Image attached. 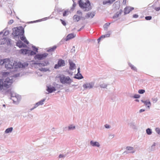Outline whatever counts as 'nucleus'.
Segmentation results:
<instances>
[{"label": "nucleus", "instance_id": "1", "mask_svg": "<svg viewBox=\"0 0 160 160\" xmlns=\"http://www.w3.org/2000/svg\"><path fill=\"white\" fill-rule=\"evenodd\" d=\"M12 83V79L7 78L4 81L0 79V90L3 91L9 88Z\"/></svg>", "mask_w": 160, "mask_h": 160}, {"label": "nucleus", "instance_id": "2", "mask_svg": "<svg viewBox=\"0 0 160 160\" xmlns=\"http://www.w3.org/2000/svg\"><path fill=\"white\" fill-rule=\"evenodd\" d=\"M78 4L80 7L84 11H88L92 9V6L89 0H80Z\"/></svg>", "mask_w": 160, "mask_h": 160}, {"label": "nucleus", "instance_id": "3", "mask_svg": "<svg viewBox=\"0 0 160 160\" xmlns=\"http://www.w3.org/2000/svg\"><path fill=\"white\" fill-rule=\"evenodd\" d=\"M60 81L62 84H70L72 82V80L68 76H65L63 75H61L58 77Z\"/></svg>", "mask_w": 160, "mask_h": 160}, {"label": "nucleus", "instance_id": "4", "mask_svg": "<svg viewBox=\"0 0 160 160\" xmlns=\"http://www.w3.org/2000/svg\"><path fill=\"white\" fill-rule=\"evenodd\" d=\"M24 29L22 27H18L17 29L14 32L13 34L14 36H20L21 34H24Z\"/></svg>", "mask_w": 160, "mask_h": 160}, {"label": "nucleus", "instance_id": "5", "mask_svg": "<svg viewBox=\"0 0 160 160\" xmlns=\"http://www.w3.org/2000/svg\"><path fill=\"white\" fill-rule=\"evenodd\" d=\"M5 67L7 69H10L13 68V62L8 59H5Z\"/></svg>", "mask_w": 160, "mask_h": 160}, {"label": "nucleus", "instance_id": "6", "mask_svg": "<svg viewBox=\"0 0 160 160\" xmlns=\"http://www.w3.org/2000/svg\"><path fill=\"white\" fill-rule=\"evenodd\" d=\"M48 55V53H45L42 54H38L35 56V59H38L41 60L44 59L47 57Z\"/></svg>", "mask_w": 160, "mask_h": 160}, {"label": "nucleus", "instance_id": "7", "mask_svg": "<svg viewBox=\"0 0 160 160\" xmlns=\"http://www.w3.org/2000/svg\"><path fill=\"white\" fill-rule=\"evenodd\" d=\"M65 65L64 61L62 59L58 60V64L55 65L54 68L57 69L59 68L60 67H62Z\"/></svg>", "mask_w": 160, "mask_h": 160}, {"label": "nucleus", "instance_id": "8", "mask_svg": "<svg viewBox=\"0 0 160 160\" xmlns=\"http://www.w3.org/2000/svg\"><path fill=\"white\" fill-rule=\"evenodd\" d=\"M24 66L20 62H13V67L17 68H23Z\"/></svg>", "mask_w": 160, "mask_h": 160}, {"label": "nucleus", "instance_id": "9", "mask_svg": "<svg viewBox=\"0 0 160 160\" xmlns=\"http://www.w3.org/2000/svg\"><path fill=\"white\" fill-rule=\"evenodd\" d=\"M134 8H133L127 7L124 9V13L125 14H128Z\"/></svg>", "mask_w": 160, "mask_h": 160}, {"label": "nucleus", "instance_id": "10", "mask_svg": "<svg viewBox=\"0 0 160 160\" xmlns=\"http://www.w3.org/2000/svg\"><path fill=\"white\" fill-rule=\"evenodd\" d=\"M29 50L26 49H22L19 51V52L20 53L25 55L28 54L29 53Z\"/></svg>", "mask_w": 160, "mask_h": 160}, {"label": "nucleus", "instance_id": "11", "mask_svg": "<svg viewBox=\"0 0 160 160\" xmlns=\"http://www.w3.org/2000/svg\"><path fill=\"white\" fill-rule=\"evenodd\" d=\"M20 37L21 39L25 43L27 44H29L28 41L27 40L25 37L24 36V34H21V35L20 36Z\"/></svg>", "mask_w": 160, "mask_h": 160}, {"label": "nucleus", "instance_id": "12", "mask_svg": "<svg viewBox=\"0 0 160 160\" xmlns=\"http://www.w3.org/2000/svg\"><path fill=\"white\" fill-rule=\"evenodd\" d=\"M75 37V35H74L73 34H69L67 36L65 40L66 41H68L70 39L74 38Z\"/></svg>", "mask_w": 160, "mask_h": 160}, {"label": "nucleus", "instance_id": "13", "mask_svg": "<svg viewBox=\"0 0 160 160\" xmlns=\"http://www.w3.org/2000/svg\"><path fill=\"white\" fill-rule=\"evenodd\" d=\"M115 0H104L103 1V4H111Z\"/></svg>", "mask_w": 160, "mask_h": 160}, {"label": "nucleus", "instance_id": "14", "mask_svg": "<svg viewBox=\"0 0 160 160\" xmlns=\"http://www.w3.org/2000/svg\"><path fill=\"white\" fill-rule=\"evenodd\" d=\"M69 63L70 64V69L72 70L75 68V64L74 63L72 62L69 61Z\"/></svg>", "mask_w": 160, "mask_h": 160}, {"label": "nucleus", "instance_id": "15", "mask_svg": "<svg viewBox=\"0 0 160 160\" xmlns=\"http://www.w3.org/2000/svg\"><path fill=\"white\" fill-rule=\"evenodd\" d=\"M17 46L20 48H22V47H24L25 45L23 44V43L20 41H18L17 43Z\"/></svg>", "mask_w": 160, "mask_h": 160}, {"label": "nucleus", "instance_id": "16", "mask_svg": "<svg viewBox=\"0 0 160 160\" xmlns=\"http://www.w3.org/2000/svg\"><path fill=\"white\" fill-rule=\"evenodd\" d=\"M83 87L84 88H91L92 87V85L90 83H87L83 85Z\"/></svg>", "mask_w": 160, "mask_h": 160}, {"label": "nucleus", "instance_id": "17", "mask_svg": "<svg viewBox=\"0 0 160 160\" xmlns=\"http://www.w3.org/2000/svg\"><path fill=\"white\" fill-rule=\"evenodd\" d=\"M95 15V14L94 12H89L87 14L86 16V17L87 18H92Z\"/></svg>", "mask_w": 160, "mask_h": 160}, {"label": "nucleus", "instance_id": "18", "mask_svg": "<svg viewBox=\"0 0 160 160\" xmlns=\"http://www.w3.org/2000/svg\"><path fill=\"white\" fill-rule=\"evenodd\" d=\"M90 144L92 146H97L99 147L100 146L98 142H93L92 141L90 142Z\"/></svg>", "mask_w": 160, "mask_h": 160}, {"label": "nucleus", "instance_id": "19", "mask_svg": "<svg viewBox=\"0 0 160 160\" xmlns=\"http://www.w3.org/2000/svg\"><path fill=\"white\" fill-rule=\"evenodd\" d=\"M81 17L79 16H78L77 15H75L73 17V20L75 22H78L80 19Z\"/></svg>", "mask_w": 160, "mask_h": 160}, {"label": "nucleus", "instance_id": "20", "mask_svg": "<svg viewBox=\"0 0 160 160\" xmlns=\"http://www.w3.org/2000/svg\"><path fill=\"white\" fill-rule=\"evenodd\" d=\"M127 149L129 153H133L134 152L133 148L130 147H127Z\"/></svg>", "mask_w": 160, "mask_h": 160}, {"label": "nucleus", "instance_id": "21", "mask_svg": "<svg viewBox=\"0 0 160 160\" xmlns=\"http://www.w3.org/2000/svg\"><path fill=\"white\" fill-rule=\"evenodd\" d=\"M56 90L55 88L52 87H48V88L47 89V91L50 93H51L53 91H54Z\"/></svg>", "mask_w": 160, "mask_h": 160}, {"label": "nucleus", "instance_id": "22", "mask_svg": "<svg viewBox=\"0 0 160 160\" xmlns=\"http://www.w3.org/2000/svg\"><path fill=\"white\" fill-rule=\"evenodd\" d=\"M110 34H107L105 35L101 36L98 39V42H100V40L102 38H104L105 37H109Z\"/></svg>", "mask_w": 160, "mask_h": 160}, {"label": "nucleus", "instance_id": "23", "mask_svg": "<svg viewBox=\"0 0 160 160\" xmlns=\"http://www.w3.org/2000/svg\"><path fill=\"white\" fill-rule=\"evenodd\" d=\"M142 102L144 103L146 106H148V108H149L151 105V102L149 101H144L142 100Z\"/></svg>", "mask_w": 160, "mask_h": 160}, {"label": "nucleus", "instance_id": "24", "mask_svg": "<svg viewBox=\"0 0 160 160\" xmlns=\"http://www.w3.org/2000/svg\"><path fill=\"white\" fill-rule=\"evenodd\" d=\"M45 101L44 99H43L41 101L37 102L35 105V107H36L39 105H42L43 104V102Z\"/></svg>", "mask_w": 160, "mask_h": 160}, {"label": "nucleus", "instance_id": "25", "mask_svg": "<svg viewBox=\"0 0 160 160\" xmlns=\"http://www.w3.org/2000/svg\"><path fill=\"white\" fill-rule=\"evenodd\" d=\"M75 77L76 78L78 79H81L83 78L80 72H78L77 74L76 75Z\"/></svg>", "mask_w": 160, "mask_h": 160}, {"label": "nucleus", "instance_id": "26", "mask_svg": "<svg viewBox=\"0 0 160 160\" xmlns=\"http://www.w3.org/2000/svg\"><path fill=\"white\" fill-rule=\"evenodd\" d=\"M56 48V46H54L52 48H50L47 51L48 52L53 51Z\"/></svg>", "mask_w": 160, "mask_h": 160}, {"label": "nucleus", "instance_id": "27", "mask_svg": "<svg viewBox=\"0 0 160 160\" xmlns=\"http://www.w3.org/2000/svg\"><path fill=\"white\" fill-rule=\"evenodd\" d=\"M3 36V35H2V36L1 37V35H0V45L4 43V42H3V41H4V38H2V37Z\"/></svg>", "mask_w": 160, "mask_h": 160}, {"label": "nucleus", "instance_id": "28", "mask_svg": "<svg viewBox=\"0 0 160 160\" xmlns=\"http://www.w3.org/2000/svg\"><path fill=\"white\" fill-rule=\"evenodd\" d=\"M12 129L13 128L12 127L8 128L6 129L5 132L6 133H8L9 132H11L12 131Z\"/></svg>", "mask_w": 160, "mask_h": 160}, {"label": "nucleus", "instance_id": "29", "mask_svg": "<svg viewBox=\"0 0 160 160\" xmlns=\"http://www.w3.org/2000/svg\"><path fill=\"white\" fill-rule=\"evenodd\" d=\"M48 62L47 63L46 62V63H38L37 65H38L39 66H45L47 65H48Z\"/></svg>", "mask_w": 160, "mask_h": 160}, {"label": "nucleus", "instance_id": "30", "mask_svg": "<svg viewBox=\"0 0 160 160\" xmlns=\"http://www.w3.org/2000/svg\"><path fill=\"white\" fill-rule=\"evenodd\" d=\"M110 23H106L103 26V28L104 29H107L108 26L110 25Z\"/></svg>", "mask_w": 160, "mask_h": 160}, {"label": "nucleus", "instance_id": "31", "mask_svg": "<svg viewBox=\"0 0 160 160\" xmlns=\"http://www.w3.org/2000/svg\"><path fill=\"white\" fill-rule=\"evenodd\" d=\"M146 132L147 133L148 135L151 134L152 132L151 130L149 128H148L146 130Z\"/></svg>", "mask_w": 160, "mask_h": 160}, {"label": "nucleus", "instance_id": "32", "mask_svg": "<svg viewBox=\"0 0 160 160\" xmlns=\"http://www.w3.org/2000/svg\"><path fill=\"white\" fill-rule=\"evenodd\" d=\"M36 53L35 52L29 50V53L28 54V55H35L36 54Z\"/></svg>", "mask_w": 160, "mask_h": 160}, {"label": "nucleus", "instance_id": "33", "mask_svg": "<svg viewBox=\"0 0 160 160\" xmlns=\"http://www.w3.org/2000/svg\"><path fill=\"white\" fill-rule=\"evenodd\" d=\"M5 59L3 60L0 59V65H2L3 64H5Z\"/></svg>", "mask_w": 160, "mask_h": 160}, {"label": "nucleus", "instance_id": "34", "mask_svg": "<svg viewBox=\"0 0 160 160\" xmlns=\"http://www.w3.org/2000/svg\"><path fill=\"white\" fill-rule=\"evenodd\" d=\"M41 71L46 72L48 70V69L45 68H41L39 69Z\"/></svg>", "mask_w": 160, "mask_h": 160}, {"label": "nucleus", "instance_id": "35", "mask_svg": "<svg viewBox=\"0 0 160 160\" xmlns=\"http://www.w3.org/2000/svg\"><path fill=\"white\" fill-rule=\"evenodd\" d=\"M145 92V91L143 89H141L139 90L138 92L140 94H142L144 93Z\"/></svg>", "mask_w": 160, "mask_h": 160}, {"label": "nucleus", "instance_id": "36", "mask_svg": "<svg viewBox=\"0 0 160 160\" xmlns=\"http://www.w3.org/2000/svg\"><path fill=\"white\" fill-rule=\"evenodd\" d=\"M32 48L33 51L36 52H38V49L35 46H32Z\"/></svg>", "mask_w": 160, "mask_h": 160}, {"label": "nucleus", "instance_id": "37", "mask_svg": "<svg viewBox=\"0 0 160 160\" xmlns=\"http://www.w3.org/2000/svg\"><path fill=\"white\" fill-rule=\"evenodd\" d=\"M75 128V127L72 125H71L69 127V129H73Z\"/></svg>", "mask_w": 160, "mask_h": 160}, {"label": "nucleus", "instance_id": "38", "mask_svg": "<svg viewBox=\"0 0 160 160\" xmlns=\"http://www.w3.org/2000/svg\"><path fill=\"white\" fill-rule=\"evenodd\" d=\"M156 131L158 134H160V129L158 128H156Z\"/></svg>", "mask_w": 160, "mask_h": 160}, {"label": "nucleus", "instance_id": "39", "mask_svg": "<svg viewBox=\"0 0 160 160\" xmlns=\"http://www.w3.org/2000/svg\"><path fill=\"white\" fill-rule=\"evenodd\" d=\"M60 21H61V22H62V24L63 25H64V26H65L66 25V23L64 21H63L62 20V19H60Z\"/></svg>", "mask_w": 160, "mask_h": 160}, {"label": "nucleus", "instance_id": "40", "mask_svg": "<svg viewBox=\"0 0 160 160\" xmlns=\"http://www.w3.org/2000/svg\"><path fill=\"white\" fill-rule=\"evenodd\" d=\"M151 18L152 17L151 16H147L145 17V19L147 20H150Z\"/></svg>", "mask_w": 160, "mask_h": 160}, {"label": "nucleus", "instance_id": "41", "mask_svg": "<svg viewBox=\"0 0 160 160\" xmlns=\"http://www.w3.org/2000/svg\"><path fill=\"white\" fill-rule=\"evenodd\" d=\"M140 95L138 94H135L134 96V98H139Z\"/></svg>", "mask_w": 160, "mask_h": 160}, {"label": "nucleus", "instance_id": "42", "mask_svg": "<svg viewBox=\"0 0 160 160\" xmlns=\"http://www.w3.org/2000/svg\"><path fill=\"white\" fill-rule=\"evenodd\" d=\"M119 14H116V15H114L113 17V18H118V16H119Z\"/></svg>", "mask_w": 160, "mask_h": 160}, {"label": "nucleus", "instance_id": "43", "mask_svg": "<svg viewBox=\"0 0 160 160\" xmlns=\"http://www.w3.org/2000/svg\"><path fill=\"white\" fill-rule=\"evenodd\" d=\"M130 67H131L132 69L133 70H134L135 71L136 70V68L134 66H132V65H131Z\"/></svg>", "mask_w": 160, "mask_h": 160}, {"label": "nucleus", "instance_id": "44", "mask_svg": "<svg viewBox=\"0 0 160 160\" xmlns=\"http://www.w3.org/2000/svg\"><path fill=\"white\" fill-rule=\"evenodd\" d=\"M77 13L79 15H80L81 16L82 15V12L80 11H78L77 12Z\"/></svg>", "mask_w": 160, "mask_h": 160}, {"label": "nucleus", "instance_id": "45", "mask_svg": "<svg viewBox=\"0 0 160 160\" xmlns=\"http://www.w3.org/2000/svg\"><path fill=\"white\" fill-rule=\"evenodd\" d=\"M68 12V11H65L63 14V16H65L67 15V13Z\"/></svg>", "mask_w": 160, "mask_h": 160}, {"label": "nucleus", "instance_id": "46", "mask_svg": "<svg viewBox=\"0 0 160 160\" xmlns=\"http://www.w3.org/2000/svg\"><path fill=\"white\" fill-rule=\"evenodd\" d=\"M138 15L137 14H134L133 16V17L134 18H136L138 17Z\"/></svg>", "mask_w": 160, "mask_h": 160}, {"label": "nucleus", "instance_id": "47", "mask_svg": "<svg viewBox=\"0 0 160 160\" xmlns=\"http://www.w3.org/2000/svg\"><path fill=\"white\" fill-rule=\"evenodd\" d=\"M13 20H10L9 22V23L10 24H11L13 23Z\"/></svg>", "mask_w": 160, "mask_h": 160}, {"label": "nucleus", "instance_id": "48", "mask_svg": "<svg viewBox=\"0 0 160 160\" xmlns=\"http://www.w3.org/2000/svg\"><path fill=\"white\" fill-rule=\"evenodd\" d=\"M105 126L106 128H109V126L108 124H106L105 125Z\"/></svg>", "mask_w": 160, "mask_h": 160}, {"label": "nucleus", "instance_id": "49", "mask_svg": "<svg viewBox=\"0 0 160 160\" xmlns=\"http://www.w3.org/2000/svg\"><path fill=\"white\" fill-rule=\"evenodd\" d=\"M101 86L102 88H105L107 87V85H104V86H103L102 84L101 85Z\"/></svg>", "mask_w": 160, "mask_h": 160}, {"label": "nucleus", "instance_id": "50", "mask_svg": "<svg viewBox=\"0 0 160 160\" xmlns=\"http://www.w3.org/2000/svg\"><path fill=\"white\" fill-rule=\"evenodd\" d=\"M145 111V110L144 109H141L139 111V112H143L144 111Z\"/></svg>", "mask_w": 160, "mask_h": 160}, {"label": "nucleus", "instance_id": "51", "mask_svg": "<svg viewBox=\"0 0 160 160\" xmlns=\"http://www.w3.org/2000/svg\"><path fill=\"white\" fill-rule=\"evenodd\" d=\"M59 158H62L63 157V156L62 155V154H60L59 155Z\"/></svg>", "mask_w": 160, "mask_h": 160}, {"label": "nucleus", "instance_id": "52", "mask_svg": "<svg viewBox=\"0 0 160 160\" xmlns=\"http://www.w3.org/2000/svg\"><path fill=\"white\" fill-rule=\"evenodd\" d=\"M78 72H80V68H78Z\"/></svg>", "mask_w": 160, "mask_h": 160}, {"label": "nucleus", "instance_id": "53", "mask_svg": "<svg viewBox=\"0 0 160 160\" xmlns=\"http://www.w3.org/2000/svg\"><path fill=\"white\" fill-rule=\"evenodd\" d=\"M135 101H137V102H139V100H138V99H136V100H135Z\"/></svg>", "mask_w": 160, "mask_h": 160}, {"label": "nucleus", "instance_id": "54", "mask_svg": "<svg viewBox=\"0 0 160 160\" xmlns=\"http://www.w3.org/2000/svg\"><path fill=\"white\" fill-rule=\"evenodd\" d=\"M28 65V64H27L26 66H27Z\"/></svg>", "mask_w": 160, "mask_h": 160}]
</instances>
